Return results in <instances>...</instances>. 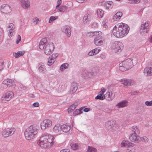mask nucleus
I'll list each match as a JSON object with an SVG mask.
<instances>
[{
    "instance_id": "nucleus-7",
    "label": "nucleus",
    "mask_w": 152,
    "mask_h": 152,
    "mask_svg": "<svg viewBox=\"0 0 152 152\" xmlns=\"http://www.w3.org/2000/svg\"><path fill=\"white\" fill-rule=\"evenodd\" d=\"M105 128L108 130H111L114 128H116L118 126V125L115 121L111 120L107 121L105 124Z\"/></svg>"
},
{
    "instance_id": "nucleus-43",
    "label": "nucleus",
    "mask_w": 152,
    "mask_h": 152,
    "mask_svg": "<svg viewBox=\"0 0 152 152\" xmlns=\"http://www.w3.org/2000/svg\"><path fill=\"white\" fill-rule=\"evenodd\" d=\"M104 95H102L101 94H99L97 96L95 97L96 99H99L100 100H104Z\"/></svg>"
},
{
    "instance_id": "nucleus-30",
    "label": "nucleus",
    "mask_w": 152,
    "mask_h": 152,
    "mask_svg": "<svg viewBox=\"0 0 152 152\" xmlns=\"http://www.w3.org/2000/svg\"><path fill=\"white\" fill-rule=\"evenodd\" d=\"M90 16L89 14H86L83 18V22L84 24H86L90 20Z\"/></svg>"
},
{
    "instance_id": "nucleus-54",
    "label": "nucleus",
    "mask_w": 152,
    "mask_h": 152,
    "mask_svg": "<svg viewBox=\"0 0 152 152\" xmlns=\"http://www.w3.org/2000/svg\"><path fill=\"white\" fill-rule=\"evenodd\" d=\"M60 152H69V150L67 149H64L61 150Z\"/></svg>"
},
{
    "instance_id": "nucleus-64",
    "label": "nucleus",
    "mask_w": 152,
    "mask_h": 152,
    "mask_svg": "<svg viewBox=\"0 0 152 152\" xmlns=\"http://www.w3.org/2000/svg\"><path fill=\"white\" fill-rule=\"evenodd\" d=\"M61 3V0H58L57 1V4L60 5Z\"/></svg>"
},
{
    "instance_id": "nucleus-60",
    "label": "nucleus",
    "mask_w": 152,
    "mask_h": 152,
    "mask_svg": "<svg viewBox=\"0 0 152 152\" xmlns=\"http://www.w3.org/2000/svg\"><path fill=\"white\" fill-rule=\"evenodd\" d=\"M20 88L21 89H22L23 90H25L26 89V87L23 85H21L20 86Z\"/></svg>"
},
{
    "instance_id": "nucleus-62",
    "label": "nucleus",
    "mask_w": 152,
    "mask_h": 152,
    "mask_svg": "<svg viewBox=\"0 0 152 152\" xmlns=\"http://www.w3.org/2000/svg\"><path fill=\"white\" fill-rule=\"evenodd\" d=\"M76 1L79 3H82L84 2L83 0H76Z\"/></svg>"
},
{
    "instance_id": "nucleus-20",
    "label": "nucleus",
    "mask_w": 152,
    "mask_h": 152,
    "mask_svg": "<svg viewBox=\"0 0 152 152\" xmlns=\"http://www.w3.org/2000/svg\"><path fill=\"white\" fill-rule=\"evenodd\" d=\"M8 28H10L8 35L10 37L12 36L13 33L14 32L15 27L14 25L12 23H10Z\"/></svg>"
},
{
    "instance_id": "nucleus-34",
    "label": "nucleus",
    "mask_w": 152,
    "mask_h": 152,
    "mask_svg": "<svg viewBox=\"0 0 152 152\" xmlns=\"http://www.w3.org/2000/svg\"><path fill=\"white\" fill-rule=\"evenodd\" d=\"M97 15L100 18H102L104 14V11L101 9H98L97 10Z\"/></svg>"
},
{
    "instance_id": "nucleus-10",
    "label": "nucleus",
    "mask_w": 152,
    "mask_h": 152,
    "mask_svg": "<svg viewBox=\"0 0 152 152\" xmlns=\"http://www.w3.org/2000/svg\"><path fill=\"white\" fill-rule=\"evenodd\" d=\"M15 131L14 128H7L4 130L2 133V136L4 137H7L12 135Z\"/></svg>"
},
{
    "instance_id": "nucleus-3",
    "label": "nucleus",
    "mask_w": 152,
    "mask_h": 152,
    "mask_svg": "<svg viewBox=\"0 0 152 152\" xmlns=\"http://www.w3.org/2000/svg\"><path fill=\"white\" fill-rule=\"evenodd\" d=\"M53 136L47 133H44L40 137L38 145L42 147H48L52 145L53 143Z\"/></svg>"
},
{
    "instance_id": "nucleus-15",
    "label": "nucleus",
    "mask_w": 152,
    "mask_h": 152,
    "mask_svg": "<svg viewBox=\"0 0 152 152\" xmlns=\"http://www.w3.org/2000/svg\"><path fill=\"white\" fill-rule=\"evenodd\" d=\"M104 99H105L107 100L110 101L114 98L115 94H113L111 91H108L104 95Z\"/></svg>"
},
{
    "instance_id": "nucleus-35",
    "label": "nucleus",
    "mask_w": 152,
    "mask_h": 152,
    "mask_svg": "<svg viewBox=\"0 0 152 152\" xmlns=\"http://www.w3.org/2000/svg\"><path fill=\"white\" fill-rule=\"evenodd\" d=\"M83 108H80L79 110H75L73 113V115L74 116L76 115L82 113L81 111L82 110Z\"/></svg>"
},
{
    "instance_id": "nucleus-2",
    "label": "nucleus",
    "mask_w": 152,
    "mask_h": 152,
    "mask_svg": "<svg viewBox=\"0 0 152 152\" xmlns=\"http://www.w3.org/2000/svg\"><path fill=\"white\" fill-rule=\"evenodd\" d=\"M137 62V59L136 57L127 59L119 64V69L122 72L126 71L135 65Z\"/></svg>"
},
{
    "instance_id": "nucleus-21",
    "label": "nucleus",
    "mask_w": 152,
    "mask_h": 152,
    "mask_svg": "<svg viewBox=\"0 0 152 152\" xmlns=\"http://www.w3.org/2000/svg\"><path fill=\"white\" fill-rule=\"evenodd\" d=\"M21 4L22 7L25 9H28L30 6V2L28 0H21Z\"/></svg>"
},
{
    "instance_id": "nucleus-46",
    "label": "nucleus",
    "mask_w": 152,
    "mask_h": 152,
    "mask_svg": "<svg viewBox=\"0 0 152 152\" xmlns=\"http://www.w3.org/2000/svg\"><path fill=\"white\" fill-rule=\"evenodd\" d=\"M107 22V20L106 19L104 20L102 22V24L103 26V27L105 28H107L108 27V26L106 24Z\"/></svg>"
},
{
    "instance_id": "nucleus-8",
    "label": "nucleus",
    "mask_w": 152,
    "mask_h": 152,
    "mask_svg": "<svg viewBox=\"0 0 152 152\" xmlns=\"http://www.w3.org/2000/svg\"><path fill=\"white\" fill-rule=\"evenodd\" d=\"M13 95V93L12 91L7 92L3 95L1 99V101L3 103H6L10 101Z\"/></svg>"
},
{
    "instance_id": "nucleus-58",
    "label": "nucleus",
    "mask_w": 152,
    "mask_h": 152,
    "mask_svg": "<svg viewBox=\"0 0 152 152\" xmlns=\"http://www.w3.org/2000/svg\"><path fill=\"white\" fill-rule=\"evenodd\" d=\"M73 110L72 109L69 107L68 109V113H69L72 112Z\"/></svg>"
},
{
    "instance_id": "nucleus-39",
    "label": "nucleus",
    "mask_w": 152,
    "mask_h": 152,
    "mask_svg": "<svg viewBox=\"0 0 152 152\" xmlns=\"http://www.w3.org/2000/svg\"><path fill=\"white\" fill-rule=\"evenodd\" d=\"M51 57L50 56L49 57L48 59V65L49 66L53 64L56 60L53 59L52 58H51Z\"/></svg>"
},
{
    "instance_id": "nucleus-9",
    "label": "nucleus",
    "mask_w": 152,
    "mask_h": 152,
    "mask_svg": "<svg viewBox=\"0 0 152 152\" xmlns=\"http://www.w3.org/2000/svg\"><path fill=\"white\" fill-rule=\"evenodd\" d=\"M14 84V81L10 79L5 80L1 85V87L3 89H6L8 87L13 86Z\"/></svg>"
},
{
    "instance_id": "nucleus-42",
    "label": "nucleus",
    "mask_w": 152,
    "mask_h": 152,
    "mask_svg": "<svg viewBox=\"0 0 152 152\" xmlns=\"http://www.w3.org/2000/svg\"><path fill=\"white\" fill-rule=\"evenodd\" d=\"M78 105V103L77 102H76L74 103L73 104L71 105L70 107H71L73 110H74L76 108V107Z\"/></svg>"
},
{
    "instance_id": "nucleus-12",
    "label": "nucleus",
    "mask_w": 152,
    "mask_h": 152,
    "mask_svg": "<svg viewBox=\"0 0 152 152\" xmlns=\"http://www.w3.org/2000/svg\"><path fill=\"white\" fill-rule=\"evenodd\" d=\"M52 122L49 119H45L44 120L41 124V129L44 130L47 127H50L51 126Z\"/></svg>"
},
{
    "instance_id": "nucleus-40",
    "label": "nucleus",
    "mask_w": 152,
    "mask_h": 152,
    "mask_svg": "<svg viewBox=\"0 0 152 152\" xmlns=\"http://www.w3.org/2000/svg\"><path fill=\"white\" fill-rule=\"evenodd\" d=\"M140 142L141 141H144L145 143H147V142H148V139L147 138V137H146V136H143L142 137H140Z\"/></svg>"
},
{
    "instance_id": "nucleus-18",
    "label": "nucleus",
    "mask_w": 152,
    "mask_h": 152,
    "mask_svg": "<svg viewBox=\"0 0 152 152\" xmlns=\"http://www.w3.org/2000/svg\"><path fill=\"white\" fill-rule=\"evenodd\" d=\"M1 12L4 13H8L11 10V8L8 4H3L1 7Z\"/></svg>"
},
{
    "instance_id": "nucleus-5",
    "label": "nucleus",
    "mask_w": 152,
    "mask_h": 152,
    "mask_svg": "<svg viewBox=\"0 0 152 152\" xmlns=\"http://www.w3.org/2000/svg\"><path fill=\"white\" fill-rule=\"evenodd\" d=\"M38 132L37 127L34 125L29 126L26 129L24 132V135L27 140L34 139Z\"/></svg>"
},
{
    "instance_id": "nucleus-27",
    "label": "nucleus",
    "mask_w": 152,
    "mask_h": 152,
    "mask_svg": "<svg viewBox=\"0 0 152 152\" xmlns=\"http://www.w3.org/2000/svg\"><path fill=\"white\" fill-rule=\"evenodd\" d=\"M122 15V13L120 12H117L113 16V19L114 21L119 20Z\"/></svg>"
},
{
    "instance_id": "nucleus-29",
    "label": "nucleus",
    "mask_w": 152,
    "mask_h": 152,
    "mask_svg": "<svg viewBox=\"0 0 152 152\" xmlns=\"http://www.w3.org/2000/svg\"><path fill=\"white\" fill-rule=\"evenodd\" d=\"M132 133L139 134L140 131L139 128L136 126H134L132 128Z\"/></svg>"
},
{
    "instance_id": "nucleus-11",
    "label": "nucleus",
    "mask_w": 152,
    "mask_h": 152,
    "mask_svg": "<svg viewBox=\"0 0 152 152\" xmlns=\"http://www.w3.org/2000/svg\"><path fill=\"white\" fill-rule=\"evenodd\" d=\"M113 47L116 52H120L123 48V45L121 42L116 41L114 42Z\"/></svg>"
},
{
    "instance_id": "nucleus-53",
    "label": "nucleus",
    "mask_w": 152,
    "mask_h": 152,
    "mask_svg": "<svg viewBox=\"0 0 152 152\" xmlns=\"http://www.w3.org/2000/svg\"><path fill=\"white\" fill-rule=\"evenodd\" d=\"M129 1H131L132 3H138L140 1V0H129Z\"/></svg>"
},
{
    "instance_id": "nucleus-56",
    "label": "nucleus",
    "mask_w": 152,
    "mask_h": 152,
    "mask_svg": "<svg viewBox=\"0 0 152 152\" xmlns=\"http://www.w3.org/2000/svg\"><path fill=\"white\" fill-rule=\"evenodd\" d=\"M94 50H95V54H97L99 52L100 50V49H98V48H95L94 49Z\"/></svg>"
},
{
    "instance_id": "nucleus-22",
    "label": "nucleus",
    "mask_w": 152,
    "mask_h": 152,
    "mask_svg": "<svg viewBox=\"0 0 152 152\" xmlns=\"http://www.w3.org/2000/svg\"><path fill=\"white\" fill-rule=\"evenodd\" d=\"M61 130L63 132L67 133L70 130L71 127L69 125L67 124H65L61 126Z\"/></svg>"
},
{
    "instance_id": "nucleus-13",
    "label": "nucleus",
    "mask_w": 152,
    "mask_h": 152,
    "mask_svg": "<svg viewBox=\"0 0 152 152\" xmlns=\"http://www.w3.org/2000/svg\"><path fill=\"white\" fill-rule=\"evenodd\" d=\"M139 134H136L132 133L130 135L129 139L130 141L135 143H137L140 142V137L138 135Z\"/></svg>"
},
{
    "instance_id": "nucleus-24",
    "label": "nucleus",
    "mask_w": 152,
    "mask_h": 152,
    "mask_svg": "<svg viewBox=\"0 0 152 152\" xmlns=\"http://www.w3.org/2000/svg\"><path fill=\"white\" fill-rule=\"evenodd\" d=\"M102 39V37H95L94 39V43L95 45L98 46H100L102 45L103 43V40L100 39Z\"/></svg>"
},
{
    "instance_id": "nucleus-4",
    "label": "nucleus",
    "mask_w": 152,
    "mask_h": 152,
    "mask_svg": "<svg viewBox=\"0 0 152 152\" xmlns=\"http://www.w3.org/2000/svg\"><path fill=\"white\" fill-rule=\"evenodd\" d=\"M47 40L46 38H42L39 44V48L41 49H44V53L46 55H50L53 51L54 48V44L50 42L47 44Z\"/></svg>"
},
{
    "instance_id": "nucleus-52",
    "label": "nucleus",
    "mask_w": 152,
    "mask_h": 152,
    "mask_svg": "<svg viewBox=\"0 0 152 152\" xmlns=\"http://www.w3.org/2000/svg\"><path fill=\"white\" fill-rule=\"evenodd\" d=\"M4 67V64L2 62H0V70H2Z\"/></svg>"
},
{
    "instance_id": "nucleus-6",
    "label": "nucleus",
    "mask_w": 152,
    "mask_h": 152,
    "mask_svg": "<svg viewBox=\"0 0 152 152\" xmlns=\"http://www.w3.org/2000/svg\"><path fill=\"white\" fill-rule=\"evenodd\" d=\"M149 23L146 21L145 20H143L140 29V33L141 35L144 36L146 35L149 30Z\"/></svg>"
},
{
    "instance_id": "nucleus-37",
    "label": "nucleus",
    "mask_w": 152,
    "mask_h": 152,
    "mask_svg": "<svg viewBox=\"0 0 152 152\" xmlns=\"http://www.w3.org/2000/svg\"><path fill=\"white\" fill-rule=\"evenodd\" d=\"M102 34L101 31H94V36L96 37H101Z\"/></svg>"
},
{
    "instance_id": "nucleus-41",
    "label": "nucleus",
    "mask_w": 152,
    "mask_h": 152,
    "mask_svg": "<svg viewBox=\"0 0 152 152\" xmlns=\"http://www.w3.org/2000/svg\"><path fill=\"white\" fill-rule=\"evenodd\" d=\"M68 66V64L67 63H65L62 64L60 67V69L61 71L67 68Z\"/></svg>"
},
{
    "instance_id": "nucleus-19",
    "label": "nucleus",
    "mask_w": 152,
    "mask_h": 152,
    "mask_svg": "<svg viewBox=\"0 0 152 152\" xmlns=\"http://www.w3.org/2000/svg\"><path fill=\"white\" fill-rule=\"evenodd\" d=\"M144 73L147 76L152 75V67H147L144 70Z\"/></svg>"
},
{
    "instance_id": "nucleus-1",
    "label": "nucleus",
    "mask_w": 152,
    "mask_h": 152,
    "mask_svg": "<svg viewBox=\"0 0 152 152\" xmlns=\"http://www.w3.org/2000/svg\"><path fill=\"white\" fill-rule=\"evenodd\" d=\"M129 29V28L127 24L121 23L116 25L114 27L113 33L117 38H121L128 33Z\"/></svg>"
},
{
    "instance_id": "nucleus-63",
    "label": "nucleus",
    "mask_w": 152,
    "mask_h": 152,
    "mask_svg": "<svg viewBox=\"0 0 152 152\" xmlns=\"http://www.w3.org/2000/svg\"><path fill=\"white\" fill-rule=\"evenodd\" d=\"M149 41L150 42L152 43V35L150 37L149 39Z\"/></svg>"
},
{
    "instance_id": "nucleus-33",
    "label": "nucleus",
    "mask_w": 152,
    "mask_h": 152,
    "mask_svg": "<svg viewBox=\"0 0 152 152\" xmlns=\"http://www.w3.org/2000/svg\"><path fill=\"white\" fill-rule=\"evenodd\" d=\"M61 126L58 125H55L53 129V131L56 133H58L60 131H61Z\"/></svg>"
},
{
    "instance_id": "nucleus-38",
    "label": "nucleus",
    "mask_w": 152,
    "mask_h": 152,
    "mask_svg": "<svg viewBox=\"0 0 152 152\" xmlns=\"http://www.w3.org/2000/svg\"><path fill=\"white\" fill-rule=\"evenodd\" d=\"M87 151L88 152H96V149L92 146H89Z\"/></svg>"
},
{
    "instance_id": "nucleus-26",
    "label": "nucleus",
    "mask_w": 152,
    "mask_h": 152,
    "mask_svg": "<svg viewBox=\"0 0 152 152\" xmlns=\"http://www.w3.org/2000/svg\"><path fill=\"white\" fill-rule=\"evenodd\" d=\"M134 144L128 141L124 140L121 142V145L122 146L129 147L130 146L133 147V145Z\"/></svg>"
},
{
    "instance_id": "nucleus-57",
    "label": "nucleus",
    "mask_w": 152,
    "mask_h": 152,
    "mask_svg": "<svg viewBox=\"0 0 152 152\" xmlns=\"http://www.w3.org/2000/svg\"><path fill=\"white\" fill-rule=\"evenodd\" d=\"M88 34H89V36L90 37H94V32H90L88 33Z\"/></svg>"
},
{
    "instance_id": "nucleus-44",
    "label": "nucleus",
    "mask_w": 152,
    "mask_h": 152,
    "mask_svg": "<svg viewBox=\"0 0 152 152\" xmlns=\"http://www.w3.org/2000/svg\"><path fill=\"white\" fill-rule=\"evenodd\" d=\"M39 21V19L37 17H36L32 19V22L35 24H37L38 23Z\"/></svg>"
},
{
    "instance_id": "nucleus-16",
    "label": "nucleus",
    "mask_w": 152,
    "mask_h": 152,
    "mask_svg": "<svg viewBox=\"0 0 152 152\" xmlns=\"http://www.w3.org/2000/svg\"><path fill=\"white\" fill-rule=\"evenodd\" d=\"M62 31L66 34L67 36L69 37L71 34V29L69 26L67 25H65L61 28Z\"/></svg>"
},
{
    "instance_id": "nucleus-23",
    "label": "nucleus",
    "mask_w": 152,
    "mask_h": 152,
    "mask_svg": "<svg viewBox=\"0 0 152 152\" xmlns=\"http://www.w3.org/2000/svg\"><path fill=\"white\" fill-rule=\"evenodd\" d=\"M128 101L126 100H123L118 103L116 106L118 108L124 107L127 106Z\"/></svg>"
},
{
    "instance_id": "nucleus-50",
    "label": "nucleus",
    "mask_w": 152,
    "mask_h": 152,
    "mask_svg": "<svg viewBox=\"0 0 152 152\" xmlns=\"http://www.w3.org/2000/svg\"><path fill=\"white\" fill-rule=\"evenodd\" d=\"M105 91L106 90L104 88H102L101 91L99 92V94H101L102 95Z\"/></svg>"
},
{
    "instance_id": "nucleus-59",
    "label": "nucleus",
    "mask_w": 152,
    "mask_h": 152,
    "mask_svg": "<svg viewBox=\"0 0 152 152\" xmlns=\"http://www.w3.org/2000/svg\"><path fill=\"white\" fill-rule=\"evenodd\" d=\"M138 92H138V91H132L130 92V94L132 95H134V94H135V93H138Z\"/></svg>"
},
{
    "instance_id": "nucleus-25",
    "label": "nucleus",
    "mask_w": 152,
    "mask_h": 152,
    "mask_svg": "<svg viewBox=\"0 0 152 152\" xmlns=\"http://www.w3.org/2000/svg\"><path fill=\"white\" fill-rule=\"evenodd\" d=\"M78 88L77 84L75 83H73L72 84L70 88V94H72L75 92Z\"/></svg>"
},
{
    "instance_id": "nucleus-51",
    "label": "nucleus",
    "mask_w": 152,
    "mask_h": 152,
    "mask_svg": "<svg viewBox=\"0 0 152 152\" xmlns=\"http://www.w3.org/2000/svg\"><path fill=\"white\" fill-rule=\"evenodd\" d=\"M17 39H18L16 41V44H18L21 40V37L19 35H18Z\"/></svg>"
},
{
    "instance_id": "nucleus-17",
    "label": "nucleus",
    "mask_w": 152,
    "mask_h": 152,
    "mask_svg": "<svg viewBox=\"0 0 152 152\" xmlns=\"http://www.w3.org/2000/svg\"><path fill=\"white\" fill-rule=\"evenodd\" d=\"M120 82L121 83L125 86H131L134 84V81L130 79H121Z\"/></svg>"
},
{
    "instance_id": "nucleus-45",
    "label": "nucleus",
    "mask_w": 152,
    "mask_h": 152,
    "mask_svg": "<svg viewBox=\"0 0 152 152\" xmlns=\"http://www.w3.org/2000/svg\"><path fill=\"white\" fill-rule=\"evenodd\" d=\"M58 18V16H51L50 17V18L49 19V22L51 23L52 21H53L55 20L56 19H57Z\"/></svg>"
},
{
    "instance_id": "nucleus-31",
    "label": "nucleus",
    "mask_w": 152,
    "mask_h": 152,
    "mask_svg": "<svg viewBox=\"0 0 152 152\" xmlns=\"http://www.w3.org/2000/svg\"><path fill=\"white\" fill-rule=\"evenodd\" d=\"M24 53V51H18L17 53H14L13 56L15 58H17L23 56Z\"/></svg>"
},
{
    "instance_id": "nucleus-36",
    "label": "nucleus",
    "mask_w": 152,
    "mask_h": 152,
    "mask_svg": "<svg viewBox=\"0 0 152 152\" xmlns=\"http://www.w3.org/2000/svg\"><path fill=\"white\" fill-rule=\"evenodd\" d=\"M70 145L71 147V148L74 150H77L78 147V144L75 143H72L70 144Z\"/></svg>"
},
{
    "instance_id": "nucleus-49",
    "label": "nucleus",
    "mask_w": 152,
    "mask_h": 152,
    "mask_svg": "<svg viewBox=\"0 0 152 152\" xmlns=\"http://www.w3.org/2000/svg\"><path fill=\"white\" fill-rule=\"evenodd\" d=\"M95 50H92L90 51L89 53H88V55L90 56H92L94 55H95V52H94Z\"/></svg>"
},
{
    "instance_id": "nucleus-61",
    "label": "nucleus",
    "mask_w": 152,
    "mask_h": 152,
    "mask_svg": "<svg viewBox=\"0 0 152 152\" xmlns=\"http://www.w3.org/2000/svg\"><path fill=\"white\" fill-rule=\"evenodd\" d=\"M89 110L90 109L88 108H85L83 110V111L85 112H88Z\"/></svg>"
},
{
    "instance_id": "nucleus-28",
    "label": "nucleus",
    "mask_w": 152,
    "mask_h": 152,
    "mask_svg": "<svg viewBox=\"0 0 152 152\" xmlns=\"http://www.w3.org/2000/svg\"><path fill=\"white\" fill-rule=\"evenodd\" d=\"M38 69L41 72L45 71L46 69L45 65L42 63H40L39 64Z\"/></svg>"
},
{
    "instance_id": "nucleus-47",
    "label": "nucleus",
    "mask_w": 152,
    "mask_h": 152,
    "mask_svg": "<svg viewBox=\"0 0 152 152\" xmlns=\"http://www.w3.org/2000/svg\"><path fill=\"white\" fill-rule=\"evenodd\" d=\"M51 57V58H52L53 59L56 60V58L58 56V54L57 53H53L50 56Z\"/></svg>"
},
{
    "instance_id": "nucleus-14",
    "label": "nucleus",
    "mask_w": 152,
    "mask_h": 152,
    "mask_svg": "<svg viewBox=\"0 0 152 152\" xmlns=\"http://www.w3.org/2000/svg\"><path fill=\"white\" fill-rule=\"evenodd\" d=\"M72 6V3H71V5L69 7L64 5H61L57 9V11L60 12H66L68 11L69 9Z\"/></svg>"
},
{
    "instance_id": "nucleus-48",
    "label": "nucleus",
    "mask_w": 152,
    "mask_h": 152,
    "mask_svg": "<svg viewBox=\"0 0 152 152\" xmlns=\"http://www.w3.org/2000/svg\"><path fill=\"white\" fill-rule=\"evenodd\" d=\"M145 104L147 106H152V100L151 101H146L145 102Z\"/></svg>"
},
{
    "instance_id": "nucleus-32",
    "label": "nucleus",
    "mask_w": 152,
    "mask_h": 152,
    "mask_svg": "<svg viewBox=\"0 0 152 152\" xmlns=\"http://www.w3.org/2000/svg\"><path fill=\"white\" fill-rule=\"evenodd\" d=\"M113 5V2L111 1H108L106 4V8L108 9H111L112 8Z\"/></svg>"
},
{
    "instance_id": "nucleus-55",
    "label": "nucleus",
    "mask_w": 152,
    "mask_h": 152,
    "mask_svg": "<svg viewBox=\"0 0 152 152\" xmlns=\"http://www.w3.org/2000/svg\"><path fill=\"white\" fill-rule=\"evenodd\" d=\"M33 105L34 107H38L39 106V104L38 102H35L33 104Z\"/></svg>"
}]
</instances>
